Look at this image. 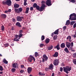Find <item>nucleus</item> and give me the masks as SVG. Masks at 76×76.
<instances>
[{
    "label": "nucleus",
    "mask_w": 76,
    "mask_h": 76,
    "mask_svg": "<svg viewBox=\"0 0 76 76\" xmlns=\"http://www.w3.org/2000/svg\"><path fill=\"white\" fill-rule=\"evenodd\" d=\"M64 71L65 72H66V73H67V74H68L69 73V72H68V71L69 72L71 70H72V67H69V66H66V67H64Z\"/></svg>",
    "instance_id": "nucleus-1"
},
{
    "label": "nucleus",
    "mask_w": 76,
    "mask_h": 76,
    "mask_svg": "<svg viewBox=\"0 0 76 76\" xmlns=\"http://www.w3.org/2000/svg\"><path fill=\"white\" fill-rule=\"evenodd\" d=\"M33 59L34 61H35V58H34L33 56H30L29 58L28 59V60L30 62H32V60H33Z\"/></svg>",
    "instance_id": "nucleus-2"
},
{
    "label": "nucleus",
    "mask_w": 76,
    "mask_h": 76,
    "mask_svg": "<svg viewBox=\"0 0 76 76\" xmlns=\"http://www.w3.org/2000/svg\"><path fill=\"white\" fill-rule=\"evenodd\" d=\"M48 60V57L45 55H44L43 56L42 62H44L45 61H47Z\"/></svg>",
    "instance_id": "nucleus-3"
},
{
    "label": "nucleus",
    "mask_w": 76,
    "mask_h": 76,
    "mask_svg": "<svg viewBox=\"0 0 76 76\" xmlns=\"http://www.w3.org/2000/svg\"><path fill=\"white\" fill-rule=\"evenodd\" d=\"M59 62L58 61V59H55L53 61V64L55 66H57Z\"/></svg>",
    "instance_id": "nucleus-4"
},
{
    "label": "nucleus",
    "mask_w": 76,
    "mask_h": 76,
    "mask_svg": "<svg viewBox=\"0 0 76 76\" xmlns=\"http://www.w3.org/2000/svg\"><path fill=\"white\" fill-rule=\"evenodd\" d=\"M45 5L44 4H42L41 6L39 8V10H40V12H41L42 11H43L44 9H45Z\"/></svg>",
    "instance_id": "nucleus-5"
},
{
    "label": "nucleus",
    "mask_w": 76,
    "mask_h": 76,
    "mask_svg": "<svg viewBox=\"0 0 76 76\" xmlns=\"http://www.w3.org/2000/svg\"><path fill=\"white\" fill-rule=\"evenodd\" d=\"M22 8H20L18 9H15V10L16 11V12H17V13H19L22 11Z\"/></svg>",
    "instance_id": "nucleus-6"
},
{
    "label": "nucleus",
    "mask_w": 76,
    "mask_h": 76,
    "mask_svg": "<svg viewBox=\"0 0 76 76\" xmlns=\"http://www.w3.org/2000/svg\"><path fill=\"white\" fill-rule=\"evenodd\" d=\"M20 39H19V36L18 35L16 34L15 36V38L14 39V41H19Z\"/></svg>",
    "instance_id": "nucleus-7"
},
{
    "label": "nucleus",
    "mask_w": 76,
    "mask_h": 76,
    "mask_svg": "<svg viewBox=\"0 0 76 76\" xmlns=\"http://www.w3.org/2000/svg\"><path fill=\"white\" fill-rule=\"evenodd\" d=\"M51 2L50 0H47L46 2V4L48 6H50L51 5Z\"/></svg>",
    "instance_id": "nucleus-8"
},
{
    "label": "nucleus",
    "mask_w": 76,
    "mask_h": 76,
    "mask_svg": "<svg viewBox=\"0 0 76 76\" xmlns=\"http://www.w3.org/2000/svg\"><path fill=\"white\" fill-rule=\"evenodd\" d=\"M23 17L18 16L17 18V21H22V19H23Z\"/></svg>",
    "instance_id": "nucleus-9"
},
{
    "label": "nucleus",
    "mask_w": 76,
    "mask_h": 76,
    "mask_svg": "<svg viewBox=\"0 0 76 76\" xmlns=\"http://www.w3.org/2000/svg\"><path fill=\"white\" fill-rule=\"evenodd\" d=\"M11 3H12V1H11L10 0H7V4L8 6H11V5H12Z\"/></svg>",
    "instance_id": "nucleus-10"
},
{
    "label": "nucleus",
    "mask_w": 76,
    "mask_h": 76,
    "mask_svg": "<svg viewBox=\"0 0 76 76\" xmlns=\"http://www.w3.org/2000/svg\"><path fill=\"white\" fill-rule=\"evenodd\" d=\"M32 70V68L31 67H28L27 69V72H28V73L29 74H30V73H31Z\"/></svg>",
    "instance_id": "nucleus-11"
},
{
    "label": "nucleus",
    "mask_w": 76,
    "mask_h": 76,
    "mask_svg": "<svg viewBox=\"0 0 76 76\" xmlns=\"http://www.w3.org/2000/svg\"><path fill=\"white\" fill-rule=\"evenodd\" d=\"M13 67L14 68H15L16 69H18V67H19V66L17 63L14 64L13 65Z\"/></svg>",
    "instance_id": "nucleus-12"
},
{
    "label": "nucleus",
    "mask_w": 76,
    "mask_h": 76,
    "mask_svg": "<svg viewBox=\"0 0 76 76\" xmlns=\"http://www.w3.org/2000/svg\"><path fill=\"white\" fill-rule=\"evenodd\" d=\"M73 17H76V15L75 13H73V14H72L70 15L69 16V18L70 19V18H72Z\"/></svg>",
    "instance_id": "nucleus-13"
},
{
    "label": "nucleus",
    "mask_w": 76,
    "mask_h": 76,
    "mask_svg": "<svg viewBox=\"0 0 76 76\" xmlns=\"http://www.w3.org/2000/svg\"><path fill=\"white\" fill-rule=\"evenodd\" d=\"M66 45L67 47L69 48L70 47V45H71V43H69V42H66Z\"/></svg>",
    "instance_id": "nucleus-14"
},
{
    "label": "nucleus",
    "mask_w": 76,
    "mask_h": 76,
    "mask_svg": "<svg viewBox=\"0 0 76 76\" xmlns=\"http://www.w3.org/2000/svg\"><path fill=\"white\" fill-rule=\"evenodd\" d=\"M54 67V66L52 64H51L49 65V69L50 70H53V67Z\"/></svg>",
    "instance_id": "nucleus-15"
},
{
    "label": "nucleus",
    "mask_w": 76,
    "mask_h": 76,
    "mask_svg": "<svg viewBox=\"0 0 76 76\" xmlns=\"http://www.w3.org/2000/svg\"><path fill=\"white\" fill-rule=\"evenodd\" d=\"M69 19L71 20H76V17H72L70 18H69Z\"/></svg>",
    "instance_id": "nucleus-16"
},
{
    "label": "nucleus",
    "mask_w": 76,
    "mask_h": 76,
    "mask_svg": "<svg viewBox=\"0 0 76 76\" xmlns=\"http://www.w3.org/2000/svg\"><path fill=\"white\" fill-rule=\"evenodd\" d=\"M64 51L66 53H69L70 52H69V51L68 50V49H67V48H65L64 49Z\"/></svg>",
    "instance_id": "nucleus-17"
},
{
    "label": "nucleus",
    "mask_w": 76,
    "mask_h": 76,
    "mask_svg": "<svg viewBox=\"0 0 76 76\" xmlns=\"http://www.w3.org/2000/svg\"><path fill=\"white\" fill-rule=\"evenodd\" d=\"M19 7V4L16 3H15L14 4V7H15V8H18Z\"/></svg>",
    "instance_id": "nucleus-18"
},
{
    "label": "nucleus",
    "mask_w": 76,
    "mask_h": 76,
    "mask_svg": "<svg viewBox=\"0 0 76 76\" xmlns=\"http://www.w3.org/2000/svg\"><path fill=\"white\" fill-rule=\"evenodd\" d=\"M58 52H56L53 55V57H58Z\"/></svg>",
    "instance_id": "nucleus-19"
},
{
    "label": "nucleus",
    "mask_w": 76,
    "mask_h": 76,
    "mask_svg": "<svg viewBox=\"0 0 76 76\" xmlns=\"http://www.w3.org/2000/svg\"><path fill=\"white\" fill-rule=\"evenodd\" d=\"M65 43H62L61 45V48H64L65 47Z\"/></svg>",
    "instance_id": "nucleus-20"
},
{
    "label": "nucleus",
    "mask_w": 76,
    "mask_h": 76,
    "mask_svg": "<svg viewBox=\"0 0 76 76\" xmlns=\"http://www.w3.org/2000/svg\"><path fill=\"white\" fill-rule=\"evenodd\" d=\"M70 20H68L66 21V25L68 26L69 25H70Z\"/></svg>",
    "instance_id": "nucleus-21"
},
{
    "label": "nucleus",
    "mask_w": 76,
    "mask_h": 76,
    "mask_svg": "<svg viewBox=\"0 0 76 76\" xmlns=\"http://www.w3.org/2000/svg\"><path fill=\"white\" fill-rule=\"evenodd\" d=\"M16 26H18L19 27H22V26L20 25V23L19 22H17L16 24Z\"/></svg>",
    "instance_id": "nucleus-22"
},
{
    "label": "nucleus",
    "mask_w": 76,
    "mask_h": 76,
    "mask_svg": "<svg viewBox=\"0 0 76 76\" xmlns=\"http://www.w3.org/2000/svg\"><path fill=\"white\" fill-rule=\"evenodd\" d=\"M58 29H57V30H56L55 32H54V34H55V35L56 34H57V35H58Z\"/></svg>",
    "instance_id": "nucleus-23"
},
{
    "label": "nucleus",
    "mask_w": 76,
    "mask_h": 76,
    "mask_svg": "<svg viewBox=\"0 0 76 76\" xmlns=\"http://www.w3.org/2000/svg\"><path fill=\"white\" fill-rule=\"evenodd\" d=\"M75 22H76V21H71L70 23V25H71V26H73V24L75 23Z\"/></svg>",
    "instance_id": "nucleus-24"
},
{
    "label": "nucleus",
    "mask_w": 76,
    "mask_h": 76,
    "mask_svg": "<svg viewBox=\"0 0 76 76\" xmlns=\"http://www.w3.org/2000/svg\"><path fill=\"white\" fill-rule=\"evenodd\" d=\"M1 16L3 18H6V15L4 14H2Z\"/></svg>",
    "instance_id": "nucleus-25"
},
{
    "label": "nucleus",
    "mask_w": 76,
    "mask_h": 76,
    "mask_svg": "<svg viewBox=\"0 0 76 76\" xmlns=\"http://www.w3.org/2000/svg\"><path fill=\"white\" fill-rule=\"evenodd\" d=\"M39 76H44V75H45V74L42 73L40 72L39 73Z\"/></svg>",
    "instance_id": "nucleus-26"
},
{
    "label": "nucleus",
    "mask_w": 76,
    "mask_h": 76,
    "mask_svg": "<svg viewBox=\"0 0 76 76\" xmlns=\"http://www.w3.org/2000/svg\"><path fill=\"white\" fill-rule=\"evenodd\" d=\"M24 6H26L27 5V4L26 3V1H27V0H24Z\"/></svg>",
    "instance_id": "nucleus-27"
},
{
    "label": "nucleus",
    "mask_w": 76,
    "mask_h": 76,
    "mask_svg": "<svg viewBox=\"0 0 76 76\" xmlns=\"http://www.w3.org/2000/svg\"><path fill=\"white\" fill-rule=\"evenodd\" d=\"M45 42L46 44H48L50 42V40L48 39H47L45 41Z\"/></svg>",
    "instance_id": "nucleus-28"
},
{
    "label": "nucleus",
    "mask_w": 76,
    "mask_h": 76,
    "mask_svg": "<svg viewBox=\"0 0 76 76\" xmlns=\"http://www.w3.org/2000/svg\"><path fill=\"white\" fill-rule=\"evenodd\" d=\"M3 62H4V63H5V64H7V63H8L7 61H6L5 59H4L3 60Z\"/></svg>",
    "instance_id": "nucleus-29"
},
{
    "label": "nucleus",
    "mask_w": 76,
    "mask_h": 76,
    "mask_svg": "<svg viewBox=\"0 0 76 76\" xmlns=\"http://www.w3.org/2000/svg\"><path fill=\"white\" fill-rule=\"evenodd\" d=\"M29 8L28 7H27L26 9V13H28V12H29Z\"/></svg>",
    "instance_id": "nucleus-30"
},
{
    "label": "nucleus",
    "mask_w": 76,
    "mask_h": 76,
    "mask_svg": "<svg viewBox=\"0 0 76 76\" xmlns=\"http://www.w3.org/2000/svg\"><path fill=\"white\" fill-rule=\"evenodd\" d=\"M59 45H58L56 46V48L57 49V50H59L60 49V46Z\"/></svg>",
    "instance_id": "nucleus-31"
},
{
    "label": "nucleus",
    "mask_w": 76,
    "mask_h": 76,
    "mask_svg": "<svg viewBox=\"0 0 76 76\" xmlns=\"http://www.w3.org/2000/svg\"><path fill=\"white\" fill-rule=\"evenodd\" d=\"M73 62L75 64H76V59H74L73 60Z\"/></svg>",
    "instance_id": "nucleus-32"
},
{
    "label": "nucleus",
    "mask_w": 76,
    "mask_h": 76,
    "mask_svg": "<svg viewBox=\"0 0 76 76\" xmlns=\"http://www.w3.org/2000/svg\"><path fill=\"white\" fill-rule=\"evenodd\" d=\"M16 71V69L14 68H12L11 69V71L12 72H15Z\"/></svg>",
    "instance_id": "nucleus-33"
},
{
    "label": "nucleus",
    "mask_w": 76,
    "mask_h": 76,
    "mask_svg": "<svg viewBox=\"0 0 76 76\" xmlns=\"http://www.w3.org/2000/svg\"><path fill=\"white\" fill-rule=\"evenodd\" d=\"M22 35H23L22 34H20V35H18V37H19V38H18L19 39H20V38H21V37H22Z\"/></svg>",
    "instance_id": "nucleus-34"
},
{
    "label": "nucleus",
    "mask_w": 76,
    "mask_h": 76,
    "mask_svg": "<svg viewBox=\"0 0 76 76\" xmlns=\"http://www.w3.org/2000/svg\"><path fill=\"white\" fill-rule=\"evenodd\" d=\"M57 36H55L53 37V39L54 40H56V39H57Z\"/></svg>",
    "instance_id": "nucleus-35"
},
{
    "label": "nucleus",
    "mask_w": 76,
    "mask_h": 76,
    "mask_svg": "<svg viewBox=\"0 0 76 76\" xmlns=\"http://www.w3.org/2000/svg\"><path fill=\"white\" fill-rule=\"evenodd\" d=\"M73 56L74 58H76V53H74L73 54Z\"/></svg>",
    "instance_id": "nucleus-36"
},
{
    "label": "nucleus",
    "mask_w": 76,
    "mask_h": 76,
    "mask_svg": "<svg viewBox=\"0 0 76 76\" xmlns=\"http://www.w3.org/2000/svg\"><path fill=\"white\" fill-rule=\"evenodd\" d=\"M2 3L3 4H7V1H3Z\"/></svg>",
    "instance_id": "nucleus-37"
},
{
    "label": "nucleus",
    "mask_w": 76,
    "mask_h": 76,
    "mask_svg": "<svg viewBox=\"0 0 76 76\" xmlns=\"http://www.w3.org/2000/svg\"><path fill=\"white\" fill-rule=\"evenodd\" d=\"M36 7L38 10H39V7L38 5H37Z\"/></svg>",
    "instance_id": "nucleus-38"
},
{
    "label": "nucleus",
    "mask_w": 76,
    "mask_h": 76,
    "mask_svg": "<svg viewBox=\"0 0 76 76\" xmlns=\"http://www.w3.org/2000/svg\"><path fill=\"white\" fill-rule=\"evenodd\" d=\"M0 70H1V71H3V67L1 66H0Z\"/></svg>",
    "instance_id": "nucleus-39"
},
{
    "label": "nucleus",
    "mask_w": 76,
    "mask_h": 76,
    "mask_svg": "<svg viewBox=\"0 0 76 76\" xmlns=\"http://www.w3.org/2000/svg\"><path fill=\"white\" fill-rule=\"evenodd\" d=\"M45 38V37H44V36H42V37H41V39H42V41H43V40H44V39Z\"/></svg>",
    "instance_id": "nucleus-40"
},
{
    "label": "nucleus",
    "mask_w": 76,
    "mask_h": 76,
    "mask_svg": "<svg viewBox=\"0 0 76 76\" xmlns=\"http://www.w3.org/2000/svg\"><path fill=\"white\" fill-rule=\"evenodd\" d=\"M1 28L2 31H4V26H2Z\"/></svg>",
    "instance_id": "nucleus-41"
},
{
    "label": "nucleus",
    "mask_w": 76,
    "mask_h": 76,
    "mask_svg": "<svg viewBox=\"0 0 76 76\" xmlns=\"http://www.w3.org/2000/svg\"><path fill=\"white\" fill-rule=\"evenodd\" d=\"M37 4L36 3H34L33 5L34 7H37Z\"/></svg>",
    "instance_id": "nucleus-42"
},
{
    "label": "nucleus",
    "mask_w": 76,
    "mask_h": 76,
    "mask_svg": "<svg viewBox=\"0 0 76 76\" xmlns=\"http://www.w3.org/2000/svg\"><path fill=\"white\" fill-rule=\"evenodd\" d=\"M52 48H53V46H51V47L49 48L48 50H51V49H52Z\"/></svg>",
    "instance_id": "nucleus-43"
},
{
    "label": "nucleus",
    "mask_w": 76,
    "mask_h": 76,
    "mask_svg": "<svg viewBox=\"0 0 76 76\" xmlns=\"http://www.w3.org/2000/svg\"><path fill=\"white\" fill-rule=\"evenodd\" d=\"M35 57H37L38 56V53L37 52H35Z\"/></svg>",
    "instance_id": "nucleus-44"
},
{
    "label": "nucleus",
    "mask_w": 76,
    "mask_h": 76,
    "mask_svg": "<svg viewBox=\"0 0 76 76\" xmlns=\"http://www.w3.org/2000/svg\"><path fill=\"white\" fill-rule=\"evenodd\" d=\"M24 72V71H23V70H21L20 71V72L21 74L23 73Z\"/></svg>",
    "instance_id": "nucleus-45"
},
{
    "label": "nucleus",
    "mask_w": 76,
    "mask_h": 76,
    "mask_svg": "<svg viewBox=\"0 0 76 76\" xmlns=\"http://www.w3.org/2000/svg\"><path fill=\"white\" fill-rule=\"evenodd\" d=\"M76 23H75L74 25H73V27L74 28H76Z\"/></svg>",
    "instance_id": "nucleus-46"
},
{
    "label": "nucleus",
    "mask_w": 76,
    "mask_h": 76,
    "mask_svg": "<svg viewBox=\"0 0 76 76\" xmlns=\"http://www.w3.org/2000/svg\"><path fill=\"white\" fill-rule=\"evenodd\" d=\"M60 71L61 72H63V68L60 67Z\"/></svg>",
    "instance_id": "nucleus-47"
},
{
    "label": "nucleus",
    "mask_w": 76,
    "mask_h": 76,
    "mask_svg": "<svg viewBox=\"0 0 76 76\" xmlns=\"http://www.w3.org/2000/svg\"><path fill=\"white\" fill-rule=\"evenodd\" d=\"M70 38H71V37H70V36H69L67 38V39H70Z\"/></svg>",
    "instance_id": "nucleus-48"
},
{
    "label": "nucleus",
    "mask_w": 76,
    "mask_h": 76,
    "mask_svg": "<svg viewBox=\"0 0 76 76\" xmlns=\"http://www.w3.org/2000/svg\"><path fill=\"white\" fill-rule=\"evenodd\" d=\"M70 1L72 3H75V0H71Z\"/></svg>",
    "instance_id": "nucleus-49"
},
{
    "label": "nucleus",
    "mask_w": 76,
    "mask_h": 76,
    "mask_svg": "<svg viewBox=\"0 0 76 76\" xmlns=\"http://www.w3.org/2000/svg\"><path fill=\"white\" fill-rule=\"evenodd\" d=\"M63 29L64 30H65V29H66V26H64L63 27Z\"/></svg>",
    "instance_id": "nucleus-50"
},
{
    "label": "nucleus",
    "mask_w": 76,
    "mask_h": 76,
    "mask_svg": "<svg viewBox=\"0 0 76 76\" xmlns=\"http://www.w3.org/2000/svg\"><path fill=\"white\" fill-rule=\"evenodd\" d=\"M71 47H73V43L72 42L71 43Z\"/></svg>",
    "instance_id": "nucleus-51"
},
{
    "label": "nucleus",
    "mask_w": 76,
    "mask_h": 76,
    "mask_svg": "<svg viewBox=\"0 0 76 76\" xmlns=\"http://www.w3.org/2000/svg\"><path fill=\"white\" fill-rule=\"evenodd\" d=\"M33 7H30V10H33Z\"/></svg>",
    "instance_id": "nucleus-52"
},
{
    "label": "nucleus",
    "mask_w": 76,
    "mask_h": 76,
    "mask_svg": "<svg viewBox=\"0 0 76 76\" xmlns=\"http://www.w3.org/2000/svg\"><path fill=\"white\" fill-rule=\"evenodd\" d=\"M8 45H9V44H7L5 45V47H8Z\"/></svg>",
    "instance_id": "nucleus-53"
},
{
    "label": "nucleus",
    "mask_w": 76,
    "mask_h": 76,
    "mask_svg": "<svg viewBox=\"0 0 76 76\" xmlns=\"http://www.w3.org/2000/svg\"><path fill=\"white\" fill-rule=\"evenodd\" d=\"M21 68H23L24 67V66L23 65H21L20 66Z\"/></svg>",
    "instance_id": "nucleus-54"
},
{
    "label": "nucleus",
    "mask_w": 76,
    "mask_h": 76,
    "mask_svg": "<svg viewBox=\"0 0 76 76\" xmlns=\"http://www.w3.org/2000/svg\"><path fill=\"white\" fill-rule=\"evenodd\" d=\"M69 42H72V40L71 38L69 39Z\"/></svg>",
    "instance_id": "nucleus-55"
},
{
    "label": "nucleus",
    "mask_w": 76,
    "mask_h": 76,
    "mask_svg": "<svg viewBox=\"0 0 76 76\" xmlns=\"http://www.w3.org/2000/svg\"><path fill=\"white\" fill-rule=\"evenodd\" d=\"M43 45H44L42 44L40 45V47H42V46H43Z\"/></svg>",
    "instance_id": "nucleus-56"
},
{
    "label": "nucleus",
    "mask_w": 76,
    "mask_h": 76,
    "mask_svg": "<svg viewBox=\"0 0 76 76\" xmlns=\"http://www.w3.org/2000/svg\"><path fill=\"white\" fill-rule=\"evenodd\" d=\"M11 12V10L10 9H9L8 10V12Z\"/></svg>",
    "instance_id": "nucleus-57"
},
{
    "label": "nucleus",
    "mask_w": 76,
    "mask_h": 76,
    "mask_svg": "<svg viewBox=\"0 0 76 76\" xmlns=\"http://www.w3.org/2000/svg\"><path fill=\"white\" fill-rule=\"evenodd\" d=\"M15 19H12V21H13V22H15Z\"/></svg>",
    "instance_id": "nucleus-58"
},
{
    "label": "nucleus",
    "mask_w": 76,
    "mask_h": 76,
    "mask_svg": "<svg viewBox=\"0 0 76 76\" xmlns=\"http://www.w3.org/2000/svg\"><path fill=\"white\" fill-rule=\"evenodd\" d=\"M22 30H20V31H19V32L20 33H21V32H22Z\"/></svg>",
    "instance_id": "nucleus-59"
},
{
    "label": "nucleus",
    "mask_w": 76,
    "mask_h": 76,
    "mask_svg": "<svg viewBox=\"0 0 76 76\" xmlns=\"http://www.w3.org/2000/svg\"><path fill=\"white\" fill-rule=\"evenodd\" d=\"M43 4V3H45V1H42L41 2Z\"/></svg>",
    "instance_id": "nucleus-60"
},
{
    "label": "nucleus",
    "mask_w": 76,
    "mask_h": 76,
    "mask_svg": "<svg viewBox=\"0 0 76 76\" xmlns=\"http://www.w3.org/2000/svg\"><path fill=\"white\" fill-rule=\"evenodd\" d=\"M7 12H8V11L7 10H6L5 11V13H7Z\"/></svg>",
    "instance_id": "nucleus-61"
},
{
    "label": "nucleus",
    "mask_w": 76,
    "mask_h": 76,
    "mask_svg": "<svg viewBox=\"0 0 76 76\" xmlns=\"http://www.w3.org/2000/svg\"><path fill=\"white\" fill-rule=\"evenodd\" d=\"M52 76H54V73H52Z\"/></svg>",
    "instance_id": "nucleus-62"
},
{
    "label": "nucleus",
    "mask_w": 76,
    "mask_h": 76,
    "mask_svg": "<svg viewBox=\"0 0 76 76\" xmlns=\"http://www.w3.org/2000/svg\"><path fill=\"white\" fill-rule=\"evenodd\" d=\"M11 29L12 30H14V28H13V27H12L11 28Z\"/></svg>",
    "instance_id": "nucleus-63"
},
{
    "label": "nucleus",
    "mask_w": 76,
    "mask_h": 76,
    "mask_svg": "<svg viewBox=\"0 0 76 76\" xmlns=\"http://www.w3.org/2000/svg\"><path fill=\"white\" fill-rule=\"evenodd\" d=\"M11 45H12V46H14V44H11Z\"/></svg>",
    "instance_id": "nucleus-64"
}]
</instances>
